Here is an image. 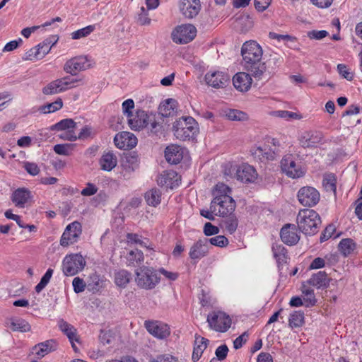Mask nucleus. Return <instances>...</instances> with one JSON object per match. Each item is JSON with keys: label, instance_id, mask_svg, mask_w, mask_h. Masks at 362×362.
Masks as SVG:
<instances>
[{"label": "nucleus", "instance_id": "1", "mask_svg": "<svg viewBox=\"0 0 362 362\" xmlns=\"http://www.w3.org/2000/svg\"><path fill=\"white\" fill-rule=\"evenodd\" d=\"M262 54L261 46L254 40L245 42L241 48L245 69L257 79L265 76L270 78L281 63L280 58L276 56H271L267 62H264L262 61Z\"/></svg>", "mask_w": 362, "mask_h": 362}, {"label": "nucleus", "instance_id": "2", "mask_svg": "<svg viewBox=\"0 0 362 362\" xmlns=\"http://www.w3.org/2000/svg\"><path fill=\"white\" fill-rule=\"evenodd\" d=\"M173 132L180 141L194 139L199 133V125L193 117H182L173 123Z\"/></svg>", "mask_w": 362, "mask_h": 362}, {"label": "nucleus", "instance_id": "3", "mask_svg": "<svg viewBox=\"0 0 362 362\" xmlns=\"http://www.w3.org/2000/svg\"><path fill=\"white\" fill-rule=\"evenodd\" d=\"M296 222L300 231L305 235H313L318 231L321 218L315 210L306 209L299 211Z\"/></svg>", "mask_w": 362, "mask_h": 362}, {"label": "nucleus", "instance_id": "4", "mask_svg": "<svg viewBox=\"0 0 362 362\" xmlns=\"http://www.w3.org/2000/svg\"><path fill=\"white\" fill-rule=\"evenodd\" d=\"M159 281L157 272L153 267L142 266L135 270V282L140 288L151 290Z\"/></svg>", "mask_w": 362, "mask_h": 362}, {"label": "nucleus", "instance_id": "5", "mask_svg": "<svg viewBox=\"0 0 362 362\" xmlns=\"http://www.w3.org/2000/svg\"><path fill=\"white\" fill-rule=\"evenodd\" d=\"M86 262L80 253L66 255L62 264V269L64 276H73L83 271Z\"/></svg>", "mask_w": 362, "mask_h": 362}, {"label": "nucleus", "instance_id": "6", "mask_svg": "<svg viewBox=\"0 0 362 362\" xmlns=\"http://www.w3.org/2000/svg\"><path fill=\"white\" fill-rule=\"evenodd\" d=\"M93 60L86 55H80L73 57L66 62L63 69L71 76H76L78 72L92 68L94 65Z\"/></svg>", "mask_w": 362, "mask_h": 362}, {"label": "nucleus", "instance_id": "7", "mask_svg": "<svg viewBox=\"0 0 362 362\" xmlns=\"http://www.w3.org/2000/svg\"><path fill=\"white\" fill-rule=\"evenodd\" d=\"M236 204L231 197L223 198H214L210 204V209L216 215L219 216H228L235 211Z\"/></svg>", "mask_w": 362, "mask_h": 362}, {"label": "nucleus", "instance_id": "8", "mask_svg": "<svg viewBox=\"0 0 362 362\" xmlns=\"http://www.w3.org/2000/svg\"><path fill=\"white\" fill-rule=\"evenodd\" d=\"M209 327L219 332H226L231 325L229 315L221 311H214L207 316Z\"/></svg>", "mask_w": 362, "mask_h": 362}, {"label": "nucleus", "instance_id": "9", "mask_svg": "<svg viewBox=\"0 0 362 362\" xmlns=\"http://www.w3.org/2000/svg\"><path fill=\"white\" fill-rule=\"evenodd\" d=\"M197 35V29L192 24L177 26L172 32V40L177 44H186L191 42Z\"/></svg>", "mask_w": 362, "mask_h": 362}, {"label": "nucleus", "instance_id": "10", "mask_svg": "<svg viewBox=\"0 0 362 362\" xmlns=\"http://www.w3.org/2000/svg\"><path fill=\"white\" fill-rule=\"evenodd\" d=\"M297 197L300 204L308 207L315 206L320 199V192L310 186L301 187L298 192Z\"/></svg>", "mask_w": 362, "mask_h": 362}, {"label": "nucleus", "instance_id": "11", "mask_svg": "<svg viewBox=\"0 0 362 362\" xmlns=\"http://www.w3.org/2000/svg\"><path fill=\"white\" fill-rule=\"evenodd\" d=\"M281 168L288 177L296 179L302 177L304 174L301 166L296 164L292 155L285 156L281 160Z\"/></svg>", "mask_w": 362, "mask_h": 362}, {"label": "nucleus", "instance_id": "12", "mask_svg": "<svg viewBox=\"0 0 362 362\" xmlns=\"http://www.w3.org/2000/svg\"><path fill=\"white\" fill-rule=\"evenodd\" d=\"M81 233L82 227L79 222L74 221L69 224L62 235L60 240L61 245L66 247L70 244L76 243Z\"/></svg>", "mask_w": 362, "mask_h": 362}, {"label": "nucleus", "instance_id": "13", "mask_svg": "<svg viewBox=\"0 0 362 362\" xmlns=\"http://www.w3.org/2000/svg\"><path fill=\"white\" fill-rule=\"evenodd\" d=\"M144 327L148 333L160 339H165L170 334L168 325L160 321L146 320Z\"/></svg>", "mask_w": 362, "mask_h": 362}, {"label": "nucleus", "instance_id": "14", "mask_svg": "<svg viewBox=\"0 0 362 362\" xmlns=\"http://www.w3.org/2000/svg\"><path fill=\"white\" fill-rule=\"evenodd\" d=\"M120 163V173L124 179H128L130 174L138 167V156L132 153H126L122 157Z\"/></svg>", "mask_w": 362, "mask_h": 362}, {"label": "nucleus", "instance_id": "15", "mask_svg": "<svg viewBox=\"0 0 362 362\" xmlns=\"http://www.w3.org/2000/svg\"><path fill=\"white\" fill-rule=\"evenodd\" d=\"M121 259L127 267H137L144 261V255L142 251L138 249H126L121 254Z\"/></svg>", "mask_w": 362, "mask_h": 362}, {"label": "nucleus", "instance_id": "16", "mask_svg": "<svg viewBox=\"0 0 362 362\" xmlns=\"http://www.w3.org/2000/svg\"><path fill=\"white\" fill-rule=\"evenodd\" d=\"M137 138L129 132H122L115 136V146L121 149H132L137 144Z\"/></svg>", "mask_w": 362, "mask_h": 362}, {"label": "nucleus", "instance_id": "17", "mask_svg": "<svg viewBox=\"0 0 362 362\" xmlns=\"http://www.w3.org/2000/svg\"><path fill=\"white\" fill-rule=\"evenodd\" d=\"M149 121V115L142 110H137L135 114L128 118V124L132 130H140L146 127Z\"/></svg>", "mask_w": 362, "mask_h": 362}, {"label": "nucleus", "instance_id": "18", "mask_svg": "<svg viewBox=\"0 0 362 362\" xmlns=\"http://www.w3.org/2000/svg\"><path fill=\"white\" fill-rule=\"evenodd\" d=\"M324 136L320 132L310 131L304 132L300 137V144L303 148H315L322 143Z\"/></svg>", "mask_w": 362, "mask_h": 362}, {"label": "nucleus", "instance_id": "19", "mask_svg": "<svg viewBox=\"0 0 362 362\" xmlns=\"http://www.w3.org/2000/svg\"><path fill=\"white\" fill-rule=\"evenodd\" d=\"M179 8L186 18H193L198 15L201 9L199 0H180Z\"/></svg>", "mask_w": 362, "mask_h": 362}, {"label": "nucleus", "instance_id": "20", "mask_svg": "<svg viewBox=\"0 0 362 362\" xmlns=\"http://www.w3.org/2000/svg\"><path fill=\"white\" fill-rule=\"evenodd\" d=\"M206 83L215 88H222L229 82L230 77L222 71H214L205 75Z\"/></svg>", "mask_w": 362, "mask_h": 362}, {"label": "nucleus", "instance_id": "21", "mask_svg": "<svg viewBox=\"0 0 362 362\" xmlns=\"http://www.w3.org/2000/svg\"><path fill=\"white\" fill-rule=\"evenodd\" d=\"M280 236L281 240L290 246L296 245L300 240L297 228L294 224L288 223L285 225L281 230Z\"/></svg>", "mask_w": 362, "mask_h": 362}, {"label": "nucleus", "instance_id": "22", "mask_svg": "<svg viewBox=\"0 0 362 362\" xmlns=\"http://www.w3.org/2000/svg\"><path fill=\"white\" fill-rule=\"evenodd\" d=\"M257 175L255 169L247 164L240 165L236 172L237 179L243 183L253 182Z\"/></svg>", "mask_w": 362, "mask_h": 362}, {"label": "nucleus", "instance_id": "23", "mask_svg": "<svg viewBox=\"0 0 362 362\" xmlns=\"http://www.w3.org/2000/svg\"><path fill=\"white\" fill-rule=\"evenodd\" d=\"M250 73L239 72L237 73L233 78V83L234 87L241 91H247L252 84V78Z\"/></svg>", "mask_w": 362, "mask_h": 362}, {"label": "nucleus", "instance_id": "24", "mask_svg": "<svg viewBox=\"0 0 362 362\" xmlns=\"http://www.w3.org/2000/svg\"><path fill=\"white\" fill-rule=\"evenodd\" d=\"M209 252L207 238L200 239L191 247L189 257L192 259H199L205 257Z\"/></svg>", "mask_w": 362, "mask_h": 362}, {"label": "nucleus", "instance_id": "25", "mask_svg": "<svg viewBox=\"0 0 362 362\" xmlns=\"http://www.w3.org/2000/svg\"><path fill=\"white\" fill-rule=\"evenodd\" d=\"M56 348V341L54 339H49L34 346L33 348V354L35 355L36 358H41L49 353L54 351Z\"/></svg>", "mask_w": 362, "mask_h": 362}, {"label": "nucleus", "instance_id": "26", "mask_svg": "<svg viewBox=\"0 0 362 362\" xmlns=\"http://www.w3.org/2000/svg\"><path fill=\"white\" fill-rule=\"evenodd\" d=\"M165 157L168 163L177 164L183 158V149L178 145L168 146L165 151Z\"/></svg>", "mask_w": 362, "mask_h": 362}, {"label": "nucleus", "instance_id": "27", "mask_svg": "<svg viewBox=\"0 0 362 362\" xmlns=\"http://www.w3.org/2000/svg\"><path fill=\"white\" fill-rule=\"evenodd\" d=\"M272 250L278 268L282 269L284 266L288 264L289 259L287 250L282 245L274 244Z\"/></svg>", "mask_w": 362, "mask_h": 362}, {"label": "nucleus", "instance_id": "28", "mask_svg": "<svg viewBox=\"0 0 362 362\" xmlns=\"http://www.w3.org/2000/svg\"><path fill=\"white\" fill-rule=\"evenodd\" d=\"M194 342L193 347V352L192 355V360L194 362L199 361L203 352L207 348L209 341V339L201 337L200 335L195 334Z\"/></svg>", "mask_w": 362, "mask_h": 362}, {"label": "nucleus", "instance_id": "29", "mask_svg": "<svg viewBox=\"0 0 362 362\" xmlns=\"http://www.w3.org/2000/svg\"><path fill=\"white\" fill-rule=\"evenodd\" d=\"M30 197L29 190L24 188H19L15 190L11 196V200L19 208H23Z\"/></svg>", "mask_w": 362, "mask_h": 362}, {"label": "nucleus", "instance_id": "30", "mask_svg": "<svg viewBox=\"0 0 362 362\" xmlns=\"http://www.w3.org/2000/svg\"><path fill=\"white\" fill-rule=\"evenodd\" d=\"M308 284L317 288H327L329 284V279L325 272L320 271L313 274L308 280Z\"/></svg>", "mask_w": 362, "mask_h": 362}, {"label": "nucleus", "instance_id": "31", "mask_svg": "<svg viewBox=\"0 0 362 362\" xmlns=\"http://www.w3.org/2000/svg\"><path fill=\"white\" fill-rule=\"evenodd\" d=\"M59 327L62 332H64L69 338L71 346L74 350H76V346L74 341H78V337L76 334V329L73 325L68 323L67 322L61 320L59 322Z\"/></svg>", "mask_w": 362, "mask_h": 362}, {"label": "nucleus", "instance_id": "32", "mask_svg": "<svg viewBox=\"0 0 362 362\" xmlns=\"http://www.w3.org/2000/svg\"><path fill=\"white\" fill-rule=\"evenodd\" d=\"M177 101L174 99H167L165 103L159 107V112L163 117H170L175 112Z\"/></svg>", "mask_w": 362, "mask_h": 362}, {"label": "nucleus", "instance_id": "33", "mask_svg": "<svg viewBox=\"0 0 362 362\" xmlns=\"http://www.w3.org/2000/svg\"><path fill=\"white\" fill-rule=\"evenodd\" d=\"M132 279V273L125 269L119 270L115 274V283L120 288L126 287Z\"/></svg>", "mask_w": 362, "mask_h": 362}, {"label": "nucleus", "instance_id": "34", "mask_svg": "<svg viewBox=\"0 0 362 362\" xmlns=\"http://www.w3.org/2000/svg\"><path fill=\"white\" fill-rule=\"evenodd\" d=\"M10 325L8 327L13 331H20L23 332H29L30 330V325L29 323L21 318H11L9 320Z\"/></svg>", "mask_w": 362, "mask_h": 362}, {"label": "nucleus", "instance_id": "35", "mask_svg": "<svg viewBox=\"0 0 362 362\" xmlns=\"http://www.w3.org/2000/svg\"><path fill=\"white\" fill-rule=\"evenodd\" d=\"M144 197L149 206H156L160 203L161 192L158 189H151L145 193Z\"/></svg>", "mask_w": 362, "mask_h": 362}, {"label": "nucleus", "instance_id": "36", "mask_svg": "<svg viewBox=\"0 0 362 362\" xmlns=\"http://www.w3.org/2000/svg\"><path fill=\"white\" fill-rule=\"evenodd\" d=\"M177 176V174L173 170L165 171L159 175L157 179V182L159 185L173 188V182H172V180Z\"/></svg>", "mask_w": 362, "mask_h": 362}, {"label": "nucleus", "instance_id": "37", "mask_svg": "<svg viewBox=\"0 0 362 362\" xmlns=\"http://www.w3.org/2000/svg\"><path fill=\"white\" fill-rule=\"evenodd\" d=\"M338 248L344 257H347L355 250L356 243L351 238H344L339 242Z\"/></svg>", "mask_w": 362, "mask_h": 362}, {"label": "nucleus", "instance_id": "38", "mask_svg": "<svg viewBox=\"0 0 362 362\" xmlns=\"http://www.w3.org/2000/svg\"><path fill=\"white\" fill-rule=\"evenodd\" d=\"M336 184L337 178L334 174H327L324 176L322 180V186L326 192H332L335 195L337 189Z\"/></svg>", "mask_w": 362, "mask_h": 362}, {"label": "nucleus", "instance_id": "39", "mask_svg": "<svg viewBox=\"0 0 362 362\" xmlns=\"http://www.w3.org/2000/svg\"><path fill=\"white\" fill-rule=\"evenodd\" d=\"M226 218L223 221V224L225 229L230 233L233 234L237 230L238 226V220L236 216L233 214L225 216Z\"/></svg>", "mask_w": 362, "mask_h": 362}, {"label": "nucleus", "instance_id": "40", "mask_svg": "<svg viewBox=\"0 0 362 362\" xmlns=\"http://www.w3.org/2000/svg\"><path fill=\"white\" fill-rule=\"evenodd\" d=\"M100 168L103 170L111 171L113 169V153H105L100 159Z\"/></svg>", "mask_w": 362, "mask_h": 362}, {"label": "nucleus", "instance_id": "41", "mask_svg": "<svg viewBox=\"0 0 362 362\" xmlns=\"http://www.w3.org/2000/svg\"><path fill=\"white\" fill-rule=\"evenodd\" d=\"M76 122L72 119H64L51 127V130L64 131L73 129L76 127Z\"/></svg>", "mask_w": 362, "mask_h": 362}, {"label": "nucleus", "instance_id": "42", "mask_svg": "<svg viewBox=\"0 0 362 362\" xmlns=\"http://www.w3.org/2000/svg\"><path fill=\"white\" fill-rule=\"evenodd\" d=\"M56 36H51L49 38L45 40L42 43L37 45L38 49L40 50V55L45 57L48 54L51 49V47L54 45L57 42Z\"/></svg>", "mask_w": 362, "mask_h": 362}, {"label": "nucleus", "instance_id": "43", "mask_svg": "<svg viewBox=\"0 0 362 362\" xmlns=\"http://www.w3.org/2000/svg\"><path fill=\"white\" fill-rule=\"evenodd\" d=\"M63 107V101L61 98H57L54 102L47 103L40 107V111L44 114L54 112Z\"/></svg>", "mask_w": 362, "mask_h": 362}, {"label": "nucleus", "instance_id": "44", "mask_svg": "<svg viewBox=\"0 0 362 362\" xmlns=\"http://www.w3.org/2000/svg\"><path fill=\"white\" fill-rule=\"evenodd\" d=\"M304 322V313L301 311H294L290 315L289 325L291 327H299Z\"/></svg>", "mask_w": 362, "mask_h": 362}, {"label": "nucleus", "instance_id": "45", "mask_svg": "<svg viewBox=\"0 0 362 362\" xmlns=\"http://www.w3.org/2000/svg\"><path fill=\"white\" fill-rule=\"evenodd\" d=\"M302 293L303 294L304 305L306 307L313 306L315 305L317 300L313 289L303 286Z\"/></svg>", "mask_w": 362, "mask_h": 362}, {"label": "nucleus", "instance_id": "46", "mask_svg": "<svg viewBox=\"0 0 362 362\" xmlns=\"http://www.w3.org/2000/svg\"><path fill=\"white\" fill-rule=\"evenodd\" d=\"M230 189L224 183H218L213 191L214 198H223V197H230Z\"/></svg>", "mask_w": 362, "mask_h": 362}, {"label": "nucleus", "instance_id": "47", "mask_svg": "<svg viewBox=\"0 0 362 362\" xmlns=\"http://www.w3.org/2000/svg\"><path fill=\"white\" fill-rule=\"evenodd\" d=\"M53 269L51 268H49L46 273L42 276V277L40 279V281L36 285L35 290L37 293H40L49 284L52 276L53 274Z\"/></svg>", "mask_w": 362, "mask_h": 362}, {"label": "nucleus", "instance_id": "48", "mask_svg": "<svg viewBox=\"0 0 362 362\" xmlns=\"http://www.w3.org/2000/svg\"><path fill=\"white\" fill-rule=\"evenodd\" d=\"M88 286L90 291H98L103 286V281L99 275L93 274L90 276Z\"/></svg>", "mask_w": 362, "mask_h": 362}, {"label": "nucleus", "instance_id": "49", "mask_svg": "<svg viewBox=\"0 0 362 362\" xmlns=\"http://www.w3.org/2000/svg\"><path fill=\"white\" fill-rule=\"evenodd\" d=\"M75 146L73 144H56L54 146V152L58 155L69 156Z\"/></svg>", "mask_w": 362, "mask_h": 362}, {"label": "nucleus", "instance_id": "50", "mask_svg": "<svg viewBox=\"0 0 362 362\" xmlns=\"http://www.w3.org/2000/svg\"><path fill=\"white\" fill-rule=\"evenodd\" d=\"M127 238L128 243H134L141 245V247H146L148 249L153 250V247H151L149 245H147L145 240L146 238L142 239L141 236L136 233H127Z\"/></svg>", "mask_w": 362, "mask_h": 362}, {"label": "nucleus", "instance_id": "51", "mask_svg": "<svg viewBox=\"0 0 362 362\" xmlns=\"http://www.w3.org/2000/svg\"><path fill=\"white\" fill-rule=\"evenodd\" d=\"M226 116L232 121H243L247 119L246 113L238 110H228L226 112Z\"/></svg>", "mask_w": 362, "mask_h": 362}, {"label": "nucleus", "instance_id": "52", "mask_svg": "<svg viewBox=\"0 0 362 362\" xmlns=\"http://www.w3.org/2000/svg\"><path fill=\"white\" fill-rule=\"evenodd\" d=\"M95 30V25H88L85 28L79 29L76 31H74L71 33V37L74 40L81 39L82 37H87Z\"/></svg>", "mask_w": 362, "mask_h": 362}, {"label": "nucleus", "instance_id": "53", "mask_svg": "<svg viewBox=\"0 0 362 362\" xmlns=\"http://www.w3.org/2000/svg\"><path fill=\"white\" fill-rule=\"evenodd\" d=\"M62 79L64 81V84L68 87L69 89L76 88L81 85H84L83 77L82 78H71L70 76L62 77Z\"/></svg>", "mask_w": 362, "mask_h": 362}, {"label": "nucleus", "instance_id": "54", "mask_svg": "<svg viewBox=\"0 0 362 362\" xmlns=\"http://www.w3.org/2000/svg\"><path fill=\"white\" fill-rule=\"evenodd\" d=\"M148 10L144 6L140 8L138 13L136 21L141 25H148L151 23V18L148 17Z\"/></svg>", "mask_w": 362, "mask_h": 362}, {"label": "nucleus", "instance_id": "55", "mask_svg": "<svg viewBox=\"0 0 362 362\" xmlns=\"http://www.w3.org/2000/svg\"><path fill=\"white\" fill-rule=\"evenodd\" d=\"M228 243V240L224 235H217L209 239L207 238V244L210 243L220 247L227 246Z\"/></svg>", "mask_w": 362, "mask_h": 362}, {"label": "nucleus", "instance_id": "56", "mask_svg": "<svg viewBox=\"0 0 362 362\" xmlns=\"http://www.w3.org/2000/svg\"><path fill=\"white\" fill-rule=\"evenodd\" d=\"M134 108V102L132 99H127L122 103V109L124 115L129 118L132 116V110Z\"/></svg>", "mask_w": 362, "mask_h": 362}, {"label": "nucleus", "instance_id": "57", "mask_svg": "<svg viewBox=\"0 0 362 362\" xmlns=\"http://www.w3.org/2000/svg\"><path fill=\"white\" fill-rule=\"evenodd\" d=\"M72 286L74 292L79 293L85 291L86 284L83 279L77 276L73 279Z\"/></svg>", "mask_w": 362, "mask_h": 362}, {"label": "nucleus", "instance_id": "58", "mask_svg": "<svg viewBox=\"0 0 362 362\" xmlns=\"http://www.w3.org/2000/svg\"><path fill=\"white\" fill-rule=\"evenodd\" d=\"M42 92L45 95H55L59 93L58 88L56 83V81L54 80L50 83H47L42 90Z\"/></svg>", "mask_w": 362, "mask_h": 362}, {"label": "nucleus", "instance_id": "59", "mask_svg": "<svg viewBox=\"0 0 362 362\" xmlns=\"http://www.w3.org/2000/svg\"><path fill=\"white\" fill-rule=\"evenodd\" d=\"M337 70L339 74L346 80L351 81L353 79V74L350 72L349 69L345 64H338Z\"/></svg>", "mask_w": 362, "mask_h": 362}, {"label": "nucleus", "instance_id": "60", "mask_svg": "<svg viewBox=\"0 0 362 362\" xmlns=\"http://www.w3.org/2000/svg\"><path fill=\"white\" fill-rule=\"evenodd\" d=\"M329 35L328 32L326 30H310L308 32L307 35L311 40H320Z\"/></svg>", "mask_w": 362, "mask_h": 362}, {"label": "nucleus", "instance_id": "61", "mask_svg": "<svg viewBox=\"0 0 362 362\" xmlns=\"http://www.w3.org/2000/svg\"><path fill=\"white\" fill-rule=\"evenodd\" d=\"M335 230L336 229L334 225H328L320 235V242H325L330 238L333 233L335 232Z\"/></svg>", "mask_w": 362, "mask_h": 362}, {"label": "nucleus", "instance_id": "62", "mask_svg": "<svg viewBox=\"0 0 362 362\" xmlns=\"http://www.w3.org/2000/svg\"><path fill=\"white\" fill-rule=\"evenodd\" d=\"M219 233V228L210 222H206L204 226V233L206 236L216 235Z\"/></svg>", "mask_w": 362, "mask_h": 362}, {"label": "nucleus", "instance_id": "63", "mask_svg": "<svg viewBox=\"0 0 362 362\" xmlns=\"http://www.w3.org/2000/svg\"><path fill=\"white\" fill-rule=\"evenodd\" d=\"M23 167L26 172L31 175H37L40 173V168L35 163L25 162Z\"/></svg>", "mask_w": 362, "mask_h": 362}, {"label": "nucleus", "instance_id": "64", "mask_svg": "<svg viewBox=\"0 0 362 362\" xmlns=\"http://www.w3.org/2000/svg\"><path fill=\"white\" fill-rule=\"evenodd\" d=\"M149 362H177V361L170 355H159L151 359Z\"/></svg>", "mask_w": 362, "mask_h": 362}]
</instances>
